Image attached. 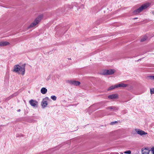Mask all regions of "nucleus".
<instances>
[{
  "instance_id": "obj_6",
  "label": "nucleus",
  "mask_w": 154,
  "mask_h": 154,
  "mask_svg": "<svg viewBox=\"0 0 154 154\" xmlns=\"http://www.w3.org/2000/svg\"><path fill=\"white\" fill-rule=\"evenodd\" d=\"M150 149L148 147L143 148L141 149L142 154H149Z\"/></svg>"
},
{
  "instance_id": "obj_11",
  "label": "nucleus",
  "mask_w": 154,
  "mask_h": 154,
  "mask_svg": "<svg viewBox=\"0 0 154 154\" xmlns=\"http://www.w3.org/2000/svg\"><path fill=\"white\" fill-rule=\"evenodd\" d=\"M47 105V101L43 100L42 103V105L43 107H45Z\"/></svg>"
},
{
  "instance_id": "obj_21",
  "label": "nucleus",
  "mask_w": 154,
  "mask_h": 154,
  "mask_svg": "<svg viewBox=\"0 0 154 154\" xmlns=\"http://www.w3.org/2000/svg\"><path fill=\"white\" fill-rule=\"evenodd\" d=\"M51 98L54 100H55L56 98V97L55 96H52L51 97Z\"/></svg>"
},
{
  "instance_id": "obj_17",
  "label": "nucleus",
  "mask_w": 154,
  "mask_h": 154,
  "mask_svg": "<svg viewBox=\"0 0 154 154\" xmlns=\"http://www.w3.org/2000/svg\"><path fill=\"white\" fill-rule=\"evenodd\" d=\"M150 151L152 154H154V146L151 148Z\"/></svg>"
},
{
  "instance_id": "obj_14",
  "label": "nucleus",
  "mask_w": 154,
  "mask_h": 154,
  "mask_svg": "<svg viewBox=\"0 0 154 154\" xmlns=\"http://www.w3.org/2000/svg\"><path fill=\"white\" fill-rule=\"evenodd\" d=\"M47 91V89L45 88H42L41 90V92L43 94H45Z\"/></svg>"
},
{
  "instance_id": "obj_22",
  "label": "nucleus",
  "mask_w": 154,
  "mask_h": 154,
  "mask_svg": "<svg viewBox=\"0 0 154 154\" xmlns=\"http://www.w3.org/2000/svg\"><path fill=\"white\" fill-rule=\"evenodd\" d=\"M104 37H105V36H104V35H101L100 36H99V37H98V38H103Z\"/></svg>"
},
{
  "instance_id": "obj_27",
  "label": "nucleus",
  "mask_w": 154,
  "mask_h": 154,
  "mask_svg": "<svg viewBox=\"0 0 154 154\" xmlns=\"http://www.w3.org/2000/svg\"><path fill=\"white\" fill-rule=\"evenodd\" d=\"M137 19V18H134V19Z\"/></svg>"
},
{
  "instance_id": "obj_15",
  "label": "nucleus",
  "mask_w": 154,
  "mask_h": 154,
  "mask_svg": "<svg viewBox=\"0 0 154 154\" xmlns=\"http://www.w3.org/2000/svg\"><path fill=\"white\" fill-rule=\"evenodd\" d=\"M124 153L125 154H131V151L128 150L124 152Z\"/></svg>"
},
{
  "instance_id": "obj_12",
  "label": "nucleus",
  "mask_w": 154,
  "mask_h": 154,
  "mask_svg": "<svg viewBox=\"0 0 154 154\" xmlns=\"http://www.w3.org/2000/svg\"><path fill=\"white\" fill-rule=\"evenodd\" d=\"M115 88H116L115 85H112L111 86H110L109 88H108L107 89V91H110L115 89Z\"/></svg>"
},
{
  "instance_id": "obj_24",
  "label": "nucleus",
  "mask_w": 154,
  "mask_h": 154,
  "mask_svg": "<svg viewBox=\"0 0 154 154\" xmlns=\"http://www.w3.org/2000/svg\"><path fill=\"white\" fill-rule=\"evenodd\" d=\"M66 30L65 32H66ZM60 32H61V33H64V32H65H65H63V29H61V30H60Z\"/></svg>"
},
{
  "instance_id": "obj_16",
  "label": "nucleus",
  "mask_w": 154,
  "mask_h": 154,
  "mask_svg": "<svg viewBox=\"0 0 154 154\" xmlns=\"http://www.w3.org/2000/svg\"><path fill=\"white\" fill-rule=\"evenodd\" d=\"M118 123V121H113V122H111L110 123V124L111 125H113L115 124H117Z\"/></svg>"
},
{
  "instance_id": "obj_28",
  "label": "nucleus",
  "mask_w": 154,
  "mask_h": 154,
  "mask_svg": "<svg viewBox=\"0 0 154 154\" xmlns=\"http://www.w3.org/2000/svg\"><path fill=\"white\" fill-rule=\"evenodd\" d=\"M114 37V38H115V37H116V38H117V37H116V36H115V37Z\"/></svg>"
},
{
  "instance_id": "obj_5",
  "label": "nucleus",
  "mask_w": 154,
  "mask_h": 154,
  "mask_svg": "<svg viewBox=\"0 0 154 154\" xmlns=\"http://www.w3.org/2000/svg\"><path fill=\"white\" fill-rule=\"evenodd\" d=\"M108 98L110 100L117 99L119 98V96L118 94H110L108 96Z\"/></svg>"
},
{
  "instance_id": "obj_1",
  "label": "nucleus",
  "mask_w": 154,
  "mask_h": 154,
  "mask_svg": "<svg viewBox=\"0 0 154 154\" xmlns=\"http://www.w3.org/2000/svg\"><path fill=\"white\" fill-rule=\"evenodd\" d=\"M151 5L150 2H146L143 4L140 8L137 9L134 11V13L135 14H138L141 12L143 10L146 9Z\"/></svg>"
},
{
  "instance_id": "obj_18",
  "label": "nucleus",
  "mask_w": 154,
  "mask_h": 154,
  "mask_svg": "<svg viewBox=\"0 0 154 154\" xmlns=\"http://www.w3.org/2000/svg\"><path fill=\"white\" fill-rule=\"evenodd\" d=\"M121 87H125L127 86V85L124 84H121Z\"/></svg>"
},
{
  "instance_id": "obj_25",
  "label": "nucleus",
  "mask_w": 154,
  "mask_h": 154,
  "mask_svg": "<svg viewBox=\"0 0 154 154\" xmlns=\"http://www.w3.org/2000/svg\"><path fill=\"white\" fill-rule=\"evenodd\" d=\"M145 41V40H144V39H142L141 40V42H143L144 41Z\"/></svg>"
},
{
  "instance_id": "obj_13",
  "label": "nucleus",
  "mask_w": 154,
  "mask_h": 154,
  "mask_svg": "<svg viewBox=\"0 0 154 154\" xmlns=\"http://www.w3.org/2000/svg\"><path fill=\"white\" fill-rule=\"evenodd\" d=\"M152 36L151 35L149 34H146L144 36V37L143 38H152Z\"/></svg>"
},
{
  "instance_id": "obj_23",
  "label": "nucleus",
  "mask_w": 154,
  "mask_h": 154,
  "mask_svg": "<svg viewBox=\"0 0 154 154\" xmlns=\"http://www.w3.org/2000/svg\"><path fill=\"white\" fill-rule=\"evenodd\" d=\"M150 78L151 79L154 80V76H151Z\"/></svg>"
},
{
  "instance_id": "obj_2",
  "label": "nucleus",
  "mask_w": 154,
  "mask_h": 154,
  "mask_svg": "<svg viewBox=\"0 0 154 154\" xmlns=\"http://www.w3.org/2000/svg\"><path fill=\"white\" fill-rule=\"evenodd\" d=\"M43 17L42 15H40L35 19L34 21L28 26L29 28L35 27L41 21Z\"/></svg>"
},
{
  "instance_id": "obj_4",
  "label": "nucleus",
  "mask_w": 154,
  "mask_h": 154,
  "mask_svg": "<svg viewBox=\"0 0 154 154\" xmlns=\"http://www.w3.org/2000/svg\"><path fill=\"white\" fill-rule=\"evenodd\" d=\"M115 69H104L102 71L101 74L104 75H111L116 72Z\"/></svg>"
},
{
  "instance_id": "obj_19",
  "label": "nucleus",
  "mask_w": 154,
  "mask_h": 154,
  "mask_svg": "<svg viewBox=\"0 0 154 154\" xmlns=\"http://www.w3.org/2000/svg\"><path fill=\"white\" fill-rule=\"evenodd\" d=\"M150 93L151 94H154V88H152L151 89Z\"/></svg>"
},
{
  "instance_id": "obj_8",
  "label": "nucleus",
  "mask_w": 154,
  "mask_h": 154,
  "mask_svg": "<svg viewBox=\"0 0 154 154\" xmlns=\"http://www.w3.org/2000/svg\"><path fill=\"white\" fill-rule=\"evenodd\" d=\"M136 131L138 134L141 135H146L147 134V133L146 132H144L142 130H136Z\"/></svg>"
},
{
  "instance_id": "obj_7",
  "label": "nucleus",
  "mask_w": 154,
  "mask_h": 154,
  "mask_svg": "<svg viewBox=\"0 0 154 154\" xmlns=\"http://www.w3.org/2000/svg\"><path fill=\"white\" fill-rule=\"evenodd\" d=\"M29 103L31 105L34 107H36L38 105V102L36 100H31L29 101Z\"/></svg>"
},
{
  "instance_id": "obj_26",
  "label": "nucleus",
  "mask_w": 154,
  "mask_h": 154,
  "mask_svg": "<svg viewBox=\"0 0 154 154\" xmlns=\"http://www.w3.org/2000/svg\"><path fill=\"white\" fill-rule=\"evenodd\" d=\"M134 154H139V152H137V153H134Z\"/></svg>"
},
{
  "instance_id": "obj_9",
  "label": "nucleus",
  "mask_w": 154,
  "mask_h": 154,
  "mask_svg": "<svg viewBox=\"0 0 154 154\" xmlns=\"http://www.w3.org/2000/svg\"><path fill=\"white\" fill-rule=\"evenodd\" d=\"M9 42H0V46H5L9 45Z\"/></svg>"
},
{
  "instance_id": "obj_20",
  "label": "nucleus",
  "mask_w": 154,
  "mask_h": 154,
  "mask_svg": "<svg viewBox=\"0 0 154 154\" xmlns=\"http://www.w3.org/2000/svg\"><path fill=\"white\" fill-rule=\"evenodd\" d=\"M115 86L116 88H117L118 87H121V84L115 85Z\"/></svg>"
},
{
  "instance_id": "obj_10",
  "label": "nucleus",
  "mask_w": 154,
  "mask_h": 154,
  "mask_svg": "<svg viewBox=\"0 0 154 154\" xmlns=\"http://www.w3.org/2000/svg\"><path fill=\"white\" fill-rule=\"evenodd\" d=\"M72 84L78 86L80 84V82L79 81H75L72 82Z\"/></svg>"
},
{
  "instance_id": "obj_3",
  "label": "nucleus",
  "mask_w": 154,
  "mask_h": 154,
  "mask_svg": "<svg viewBox=\"0 0 154 154\" xmlns=\"http://www.w3.org/2000/svg\"><path fill=\"white\" fill-rule=\"evenodd\" d=\"M25 69L19 65H16L14 66L13 71L14 72L19 73L22 75L24 74L25 73Z\"/></svg>"
}]
</instances>
